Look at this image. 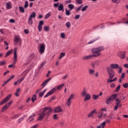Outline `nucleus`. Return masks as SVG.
<instances>
[{"mask_svg": "<svg viewBox=\"0 0 128 128\" xmlns=\"http://www.w3.org/2000/svg\"><path fill=\"white\" fill-rule=\"evenodd\" d=\"M103 50H104V48L102 46L97 48H94L92 50V52L93 54L84 56L82 57V60H90V58H92L99 56H100V52H102Z\"/></svg>", "mask_w": 128, "mask_h": 128, "instance_id": "1", "label": "nucleus"}, {"mask_svg": "<svg viewBox=\"0 0 128 128\" xmlns=\"http://www.w3.org/2000/svg\"><path fill=\"white\" fill-rule=\"evenodd\" d=\"M43 111L41 114H39V116L38 118V120H42L46 116H48L52 112V110L50 108V107H46L42 108Z\"/></svg>", "mask_w": 128, "mask_h": 128, "instance_id": "2", "label": "nucleus"}, {"mask_svg": "<svg viewBox=\"0 0 128 128\" xmlns=\"http://www.w3.org/2000/svg\"><path fill=\"white\" fill-rule=\"evenodd\" d=\"M107 72L109 76V79H108L107 82H116L118 80L117 78H114V72L112 68L110 67H108ZM112 78L114 79L112 80Z\"/></svg>", "mask_w": 128, "mask_h": 128, "instance_id": "3", "label": "nucleus"}, {"mask_svg": "<svg viewBox=\"0 0 128 128\" xmlns=\"http://www.w3.org/2000/svg\"><path fill=\"white\" fill-rule=\"evenodd\" d=\"M64 86V84H62L59 86H56V87L53 88L50 91L48 92V94H46L44 96V98H48V96H52V94L54 92H56L58 90H62V86Z\"/></svg>", "mask_w": 128, "mask_h": 128, "instance_id": "4", "label": "nucleus"}, {"mask_svg": "<svg viewBox=\"0 0 128 128\" xmlns=\"http://www.w3.org/2000/svg\"><path fill=\"white\" fill-rule=\"evenodd\" d=\"M36 13L34 12H33L32 14L28 18V24H30V26H32V22H33L32 18H36Z\"/></svg>", "mask_w": 128, "mask_h": 128, "instance_id": "5", "label": "nucleus"}, {"mask_svg": "<svg viewBox=\"0 0 128 128\" xmlns=\"http://www.w3.org/2000/svg\"><path fill=\"white\" fill-rule=\"evenodd\" d=\"M74 98V94H72L70 96L69 98L67 100L66 104L68 106H70L72 104V100Z\"/></svg>", "mask_w": 128, "mask_h": 128, "instance_id": "6", "label": "nucleus"}, {"mask_svg": "<svg viewBox=\"0 0 128 128\" xmlns=\"http://www.w3.org/2000/svg\"><path fill=\"white\" fill-rule=\"evenodd\" d=\"M116 98H118V94H112L110 96V97L108 98V100H107L106 103L107 104H109L110 102H112V100H116Z\"/></svg>", "mask_w": 128, "mask_h": 128, "instance_id": "7", "label": "nucleus"}, {"mask_svg": "<svg viewBox=\"0 0 128 128\" xmlns=\"http://www.w3.org/2000/svg\"><path fill=\"white\" fill-rule=\"evenodd\" d=\"M12 104V101H10L8 103L6 104L4 107H2L1 110L2 112H6V110L10 108V104Z\"/></svg>", "mask_w": 128, "mask_h": 128, "instance_id": "8", "label": "nucleus"}, {"mask_svg": "<svg viewBox=\"0 0 128 128\" xmlns=\"http://www.w3.org/2000/svg\"><path fill=\"white\" fill-rule=\"evenodd\" d=\"M20 42H22L20 37L18 36H16L14 38V44L15 46H17L18 42H20L19 44H20Z\"/></svg>", "mask_w": 128, "mask_h": 128, "instance_id": "9", "label": "nucleus"}, {"mask_svg": "<svg viewBox=\"0 0 128 128\" xmlns=\"http://www.w3.org/2000/svg\"><path fill=\"white\" fill-rule=\"evenodd\" d=\"M12 98V95L9 94L8 95L4 100H2L0 102V106H2V104H6V102H8V100H10V99Z\"/></svg>", "mask_w": 128, "mask_h": 128, "instance_id": "10", "label": "nucleus"}, {"mask_svg": "<svg viewBox=\"0 0 128 128\" xmlns=\"http://www.w3.org/2000/svg\"><path fill=\"white\" fill-rule=\"evenodd\" d=\"M44 50H46V46L44 44H42L39 47V52L41 54H42L44 52Z\"/></svg>", "mask_w": 128, "mask_h": 128, "instance_id": "11", "label": "nucleus"}, {"mask_svg": "<svg viewBox=\"0 0 128 128\" xmlns=\"http://www.w3.org/2000/svg\"><path fill=\"white\" fill-rule=\"evenodd\" d=\"M100 66V60H97L96 61H94L92 64V66L93 68H96V66Z\"/></svg>", "mask_w": 128, "mask_h": 128, "instance_id": "12", "label": "nucleus"}, {"mask_svg": "<svg viewBox=\"0 0 128 128\" xmlns=\"http://www.w3.org/2000/svg\"><path fill=\"white\" fill-rule=\"evenodd\" d=\"M42 26H44V21L40 20L38 25V32H42Z\"/></svg>", "mask_w": 128, "mask_h": 128, "instance_id": "13", "label": "nucleus"}, {"mask_svg": "<svg viewBox=\"0 0 128 128\" xmlns=\"http://www.w3.org/2000/svg\"><path fill=\"white\" fill-rule=\"evenodd\" d=\"M34 116H36V114L34 113L28 117V119L27 120V122L30 120V122H32L34 120Z\"/></svg>", "mask_w": 128, "mask_h": 128, "instance_id": "14", "label": "nucleus"}, {"mask_svg": "<svg viewBox=\"0 0 128 128\" xmlns=\"http://www.w3.org/2000/svg\"><path fill=\"white\" fill-rule=\"evenodd\" d=\"M54 112H62V110L58 106L54 108Z\"/></svg>", "mask_w": 128, "mask_h": 128, "instance_id": "15", "label": "nucleus"}, {"mask_svg": "<svg viewBox=\"0 0 128 128\" xmlns=\"http://www.w3.org/2000/svg\"><path fill=\"white\" fill-rule=\"evenodd\" d=\"M90 98H91L90 94H88L85 96L84 101L86 102V100H90Z\"/></svg>", "mask_w": 128, "mask_h": 128, "instance_id": "16", "label": "nucleus"}, {"mask_svg": "<svg viewBox=\"0 0 128 128\" xmlns=\"http://www.w3.org/2000/svg\"><path fill=\"white\" fill-rule=\"evenodd\" d=\"M52 80V78H49L48 80H46L45 82H44L42 84V88H44L48 84V82H50Z\"/></svg>", "mask_w": 128, "mask_h": 128, "instance_id": "17", "label": "nucleus"}, {"mask_svg": "<svg viewBox=\"0 0 128 128\" xmlns=\"http://www.w3.org/2000/svg\"><path fill=\"white\" fill-rule=\"evenodd\" d=\"M24 78H22L18 80L16 82H14V86H18V84H20L22 82V80H24Z\"/></svg>", "mask_w": 128, "mask_h": 128, "instance_id": "18", "label": "nucleus"}, {"mask_svg": "<svg viewBox=\"0 0 128 128\" xmlns=\"http://www.w3.org/2000/svg\"><path fill=\"white\" fill-rule=\"evenodd\" d=\"M88 94V92H86V88H84L82 92H81V96L82 97L84 98V96H86V94Z\"/></svg>", "mask_w": 128, "mask_h": 128, "instance_id": "19", "label": "nucleus"}, {"mask_svg": "<svg viewBox=\"0 0 128 128\" xmlns=\"http://www.w3.org/2000/svg\"><path fill=\"white\" fill-rule=\"evenodd\" d=\"M106 122H102L101 124L97 127V128H104L106 126Z\"/></svg>", "mask_w": 128, "mask_h": 128, "instance_id": "20", "label": "nucleus"}, {"mask_svg": "<svg viewBox=\"0 0 128 128\" xmlns=\"http://www.w3.org/2000/svg\"><path fill=\"white\" fill-rule=\"evenodd\" d=\"M118 66H119L118 64H110V67L114 69H118Z\"/></svg>", "mask_w": 128, "mask_h": 128, "instance_id": "21", "label": "nucleus"}, {"mask_svg": "<svg viewBox=\"0 0 128 128\" xmlns=\"http://www.w3.org/2000/svg\"><path fill=\"white\" fill-rule=\"evenodd\" d=\"M58 10H59V12H62V10L64 11V5L62 4H60V6H58Z\"/></svg>", "mask_w": 128, "mask_h": 128, "instance_id": "22", "label": "nucleus"}, {"mask_svg": "<svg viewBox=\"0 0 128 128\" xmlns=\"http://www.w3.org/2000/svg\"><path fill=\"white\" fill-rule=\"evenodd\" d=\"M126 52H120V58H126Z\"/></svg>", "mask_w": 128, "mask_h": 128, "instance_id": "23", "label": "nucleus"}, {"mask_svg": "<svg viewBox=\"0 0 128 128\" xmlns=\"http://www.w3.org/2000/svg\"><path fill=\"white\" fill-rule=\"evenodd\" d=\"M96 112V110H92L91 112H90L88 115V118H93L94 116V114Z\"/></svg>", "mask_w": 128, "mask_h": 128, "instance_id": "24", "label": "nucleus"}, {"mask_svg": "<svg viewBox=\"0 0 128 128\" xmlns=\"http://www.w3.org/2000/svg\"><path fill=\"white\" fill-rule=\"evenodd\" d=\"M99 38H93L88 42V44H94V42H96V40H98Z\"/></svg>", "mask_w": 128, "mask_h": 128, "instance_id": "25", "label": "nucleus"}, {"mask_svg": "<svg viewBox=\"0 0 128 128\" xmlns=\"http://www.w3.org/2000/svg\"><path fill=\"white\" fill-rule=\"evenodd\" d=\"M88 73L90 76H94V70L90 68L88 70Z\"/></svg>", "mask_w": 128, "mask_h": 128, "instance_id": "26", "label": "nucleus"}, {"mask_svg": "<svg viewBox=\"0 0 128 128\" xmlns=\"http://www.w3.org/2000/svg\"><path fill=\"white\" fill-rule=\"evenodd\" d=\"M30 60L34 58L35 60L36 58V56L34 54H31L29 56Z\"/></svg>", "mask_w": 128, "mask_h": 128, "instance_id": "27", "label": "nucleus"}, {"mask_svg": "<svg viewBox=\"0 0 128 128\" xmlns=\"http://www.w3.org/2000/svg\"><path fill=\"white\" fill-rule=\"evenodd\" d=\"M116 105L122 106V104H120V100L116 98Z\"/></svg>", "mask_w": 128, "mask_h": 128, "instance_id": "28", "label": "nucleus"}, {"mask_svg": "<svg viewBox=\"0 0 128 128\" xmlns=\"http://www.w3.org/2000/svg\"><path fill=\"white\" fill-rule=\"evenodd\" d=\"M20 114H16L15 116H13L12 117V120H16V118H20Z\"/></svg>", "mask_w": 128, "mask_h": 128, "instance_id": "29", "label": "nucleus"}, {"mask_svg": "<svg viewBox=\"0 0 128 128\" xmlns=\"http://www.w3.org/2000/svg\"><path fill=\"white\" fill-rule=\"evenodd\" d=\"M68 6L70 8V10H74V4H69Z\"/></svg>", "mask_w": 128, "mask_h": 128, "instance_id": "30", "label": "nucleus"}, {"mask_svg": "<svg viewBox=\"0 0 128 128\" xmlns=\"http://www.w3.org/2000/svg\"><path fill=\"white\" fill-rule=\"evenodd\" d=\"M13 50H10L9 51H8L6 53V54L5 56V58H8V56H10V54L12 53Z\"/></svg>", "mask_w": 128, "mask_h": 128, "instance_id": "31", "label": "nucleus"}, {"mask_svg": "<svg viewBox=\"0 0 128 128\" xmlns=\"http://www.w3.org/2000/svg\"><path fill=\"white\" fill-rule=\"evenodd\" d=\"M102 116H104L103 112H99L98 113V118H102Z\"/></svg>", "mask_w": 128, "mask_h": 128, "instance_id": "32", "label": "nucleus"}, {"mask_svg": "<svg viewBox=\"0 0 128 128\" xmlns=\"http://www.w3.org/2000/svg\"><path fill=\"white\" fill-rule=\"evenodd\" d=\"M34 100H36V94L33 95L32 98V102H34Z\"/></svg>", "mask_w": 128, "mask_h": 128, "instance_id": "33", "label": "nucleus"}, {"mask_svg": "<svg viewBox=\"0 0 128 128\" xmlns=\"http://www.w3.org/2000/svg\"><path fill=\"white\" fill-rule=\"evenodd\" d=\"M6 8H7L8 10H10V8H12V6L10 5V2L6 3Z\"/></svg>", "mask_w": 128, "mask_h": 128, "instance_id": "34", "label": "nucleus"}, {"mask_svg": "<svg viewBox=\"0 0 128 128\" xmlns=\"http://www.w3.org/2000/svg\"><path fill=\"white\" fill-rule=\"evenodd\" d=\"M66 56V53H64V52L60 53L58 59L62 60V58H64V56Z\"/></svg>", "mask_w": 128, "mask_h": 128, "instance_id": "35", "label": "nucleus"}, {"mask_svg": "<svg viewBox=\"0 0 128 128\" xmlns=\"http://www.w3.org/2000/svg\"><path fill=\"white\" fill-rule=\"evenodd\" d=\"M46 92V90H45L42 92L40 93V94H39L40 98H42V96H44V93Z\"/></svg>", "mask_w": 128, "mask_h": 128, "instance_id": "36", "label": "nucleus"}, {"mask_svg": "<svg viewBox=\"0 0 128 128\" xmlns=\"http://www.w3.org/2000/svg\"><path fill=\"white\" fill-rule=\"evenodd\" d=\"M66 26L68 28H70L72 26V24H70V22H67L66 23Z\"/></svg>", "mask_w": 128, "mask_h": 128, "instance_id": "37", "label": "nucleus"}, {"mask_svg": "<svg viewBox=\"0 0 128 128\" xmlns=\"http://www.w3.org/2000/svg\"><path fill=\"white\" fill-rule=\"evenodd\" d=\"M6 64V60H3L0 62V66H4Z\"/></svg>", "mask_w": 128, "mask_h": 128, "instance_id": "38", "label": "nucleus"}, {"mask_svg": "<svg viewBox=\"0 0 128 128\" xmlns=\"http://www.w3.org/2000/svg\"><path fill=\"white\" fill-rule=\"evenodd\" d=\"M24 120V116L20 118L18 120V124H20V122H22Z\"/></svg>", "mask_w": 128, "mask_h": 128, "instance_id": "39", "label": "nucleus"}, {"mask_svg": "<svg viewBox=\"0 0 128 128\" xmlns=\"http://www.w3.org/2000/svg\"><path fill=\"white\" fill-rule=\"evenodd\" d=\"M17 58L18 57H14V62L12 64L14 66V64H16V60H18Z\"/></svg>", "mask_w": 128, "mask_h": 128, "instance_id": "40", "label": "nucleus"}, {"mask_svg": "<svg viewBox=\"0 0 128 128\" xmlns=\"http://www.w3.org/2000/svg\"><path fill=\"white\" fill-rule=\"evenodd\" d=\"M17 50H18V48H14V57L18 58V56L16 55V52H17Z\"/></svg>", "mask_w": 128, "mask_h": 128, "instance_id": "41", "label": "nucleus"}, {"mask_svg": "<svg viewBox=\"0 0 128 128\" xmlns=\"http://www.w3.org/2000/svg\"><path fill=\"white\" fill-rule=\"evenodd\" d=\"M44 28L45 32H48V30H50V27L48 26H45Z\"/></svg>", "mask_w": 128, "mask_h": 128, "instance_id": "42", "label": "nucleus"}, {"mask_svg": "<svg viewBox=\"0 0 128 128\" xmlns=\"http://www.w3.org/2000/svg\"><path fill=\"white\" fill-rule=\"evenodd\" d=\"M50 16H51V14H50V12H48L45 16V20L48 18H50Z\"/></svg>", "mask_w": 128, "mask_h": 128, "instance_id": "43", "label": "nucleus"}, {"mask_svg": "<svg viewBox=\"0 0 128 128\" xmlns=\"http://www.w3.org/2000/svg\"><path fill=\"white\" fill-rule=\"evenodd\" d=\"M118 74H122V68L118 66Z\"/></svg>", "mask_w": 128, "mask_h": 128, "instance_id": "44", "label": "nucleus"}, {"mask_svg": "<svg viewBox=\"0 0 128 128\" xmlns=\"http://www.w3.org/2000/svg\"><path fill=\"white\" fill-rule=\"evenodd\" d=\"M99 98L98 95L93 94L92 95V98L93 100H98V98Z\"/></svg>", "mask_w": 128, "mask_h": 128, "instance_id": "45", "label": "nucleus"}, {"mask_svg": "<svg viewBox=\"0 0 128 128\" xmlns=\"http://www.w3.org/2000/svg\"><path fill=\"white\" fill-rule=\"evenodd\" d=\"M19 10L21 12H24V7L19 6Z\"/></svg>", "mask_w": 128, "mask_h": 128, "instance_id": "46", "label": "nucleus"}, {"mask_svg": "<svg viewBox=\"0 0 128 128\" xmlns=\"http://www.w3.org/2000/svg\"><path fill=\"white\" fill-rule=\"evenodd\" d=\"M66 16L70 15V10H68V9H66Z\"/></svg>", "mask_w": 128, "mask_h": 128, "instance_id": "47", "label": "nucleus"}, {"mask_svg": "<svg viewBox=\"0 0 128 128\" xmlns=\"http://www.w3.org/2000/svg\"><path fill=\"white\" fill-rule=\"evenodd\" d=\"M28 1H26L24 8H28Z\"/></svg>", "mask_w": 128, "mask_h": 128, "instance_id": "48", "label": "nucleus"}, {"mask_svg": "<svg viewBox=\"0 0 128 128\" xmlns=\"http://www.w3.org/2000/svg\"><path fill=\"white\" fill-rule=\"evenodd\" d=\"M112 2L114 4H120V0H112Z\"/></svg>", "mask_w": 128, "mask_h": 128, "instance_id": "49", "label": "nucleus"}, {"mask_svg": "<svg viewBox=\"0 0 128 128\" xmlns=\"http://www.w3.org/2000/svg\"><path fill=\"white\" fill-rule=\"evenodd\" d=\"M120 85H119L115 90V92H120Z\"/></svg>", "mask_w": 128, "mask_h": 128, "instance_id": "50", "label": "nucleus"}, {"mask_svg": "<svg viewBox=\"0 0 128 128\" xmlns=\"http://www.w3.org/2000/svg\"><path fill=\"white\" fill-rule=\"evenodd\" d=\"M76 2L78 4H82V0H76Z\"/></svg>", "mask_w": 128, "mask_h": 128, "instance_id": "51", "label": "nucleus"}, {"mask_svg": "<svg viewBox=\"0 0 128 128\" xmlns=\"http://www.w3.org/2000/svg\"><path fill=\"white\" fill-rule=\"evenodd\" d=\"M88 8V6H86L84 7H83L82 9V12H84L86 10V8Z\"/></svg>", "mask_w": 128, "mask_h": 128, "instance_id": "52", "label": "nucleus"}, {"mask_svg": "<svg viewBox=\"0 0 128 128\" xmlns=\"http://www.w3.org/2000/svg\"><path fill=\"white\" fill-rule=\"evenodd\" d=\"M60 36L62 38H66V34L64 32L61 33Z\"/></svg>", "mask_w": 128, "mask_h": 128, "instance_id": "53", "label": "nucleus"}, {"mask_svg": "<svg viewBox=\"0 0 128 128\" xmlns=\"http://www.w3.org/2000/svg\"><path fill=\"white\" fill-rule=\"evenodd\" d=\"M122 106H120L118 105H116L114 106V110H118V108H121Z\"/></svg>", "mask_w": 128, "mask_h": 128, "instance_id": "54", "label": "nucleus"}, {"mask_svg": "<svg viewBox=\"0 0 128 128\" xmlns=\"http://www.w3.org/2000/svg\"><path fill=\"white\" fill-rule=\"evenodd\" d=\"M60 125L62 126H65L66 125V123L64 122V121H61L60 122Z\"/></svg>", "mask_w": 128, "mask_h": 128, "instance_id": "55", "label": "nucleus"}, {"mask_svg": "<svg viewBox=\"0 0 128 128\" xmlns=\"http://www.w3.org/2000/svg\"><path fill=\"white\" fill-rule=\"evenodd\" d=\"M14 78V76L13 75L12 76H11L8 80V82H10V80H12Z\"/></svg>", "mask_w": 128, "mask_h": 128, "instance_id": "56", "label": "nucleus"}, {"mask_svg": "<svg viewBox=\"0 0 128 128\" xmlns=\"http://www.w3.org/2000/svg\"><path fill=\"white\" fill-rule=\"evenodd\" d=\"M59 4H60V3H58V2L54 4V8H58V6Z\"/></svg>", "mask_w": 128, "mask_h": 128, "instance_id": "57", "label": "nucleus"}, {"mask_svg": "<svg viewBox=\"0 0 128 128\" xmlns=\"http://www.w3.org/2000/svg\"><path fill=\"white\" fill-rule=\"evenodd\" d=\"M8 82H10L8 80H7L6 81L4 82L3 83V84L2 85V86H6V84H8Z\"/></svg>", "mask_w": 128, "mask_h": 128, "instance_id": "58", "label": "nucleus"}, {"mask_svg": "<svg viewBox=\"0 0 128 128\" xmlns=\"http://www.w3.org/2000/svg\"><path fill=\"white\" fill-rule=\"evenodd\" d=\"M82 5H81L80 6H79L76 10V12H80V10L82 9Z\"/></svg>", "mask_w": 128, "mask_h": 128, "instance_id": "59", "label": "nucleus"}, {"mask_svg": "<svg viewBox=\"0 0 128 128\" xmlns=\"http://www.w3.org/2000/svg\"><path fill=\"white\" fill-rule=\"evenodd\" d=\"M122 86H124V88H128V83H126L125 84H123Z\"/></svg>", "mask_w": 128, "mask_h": 128, "instance_id": "60", "label": "nucleus"}, {"mask_svg": "<svg viewBox=\"0 0 128 128\" xmlns=\"http://www.w3.org/2000/svg\"><path fill=\"white\" fill-rule=\"evenodd\" d=\"M80 14L76 15L75 16V20H78L80 18Z\"/></svg>", "mask_w": 128, "mask_h": 128, "instance_id": "61", "label": "nucleus"}, {"mask_svg": "<svg viewBox=\"0 0 128 128\" xmlns=\"http://www.w3.org/2000/svg\"><path fill=\"white\" fill-rule=\"evenodd\" d=\"M124 76H126V74L122 73L120 78L124 79Z\"/></svg>", "mask_w": 128, "mask_h": 128, "instance_id": "62", "label": "nucleus"}, {"mask_svg": "<svg viewBox=\"0 0 128 128\" xmlns=\"http://www.w3.org/2000/svg\"><path fill=\"white\" fill-rule=\"evenodd\" d=\"M8 46V43L6 42V41H4V46Z\"/></svg>", "mask_w": 128, "mask_h": 128, "instance_id": "63", "label": "nucleus"}, {"mask_svg": "<svg viewBox=\"0 0 128 128\" xmlns=\"http://www.w3.org/2000/svg\"><path fill=\"white\" fill-rule=\"evenodd\" d=\"M101 112H107L106 108H103L100 109Z\"/></svg>", "mask_w": 128, "mask_h": 128, "instance_id": "64", "label": "nucleus"}]
</instances>
